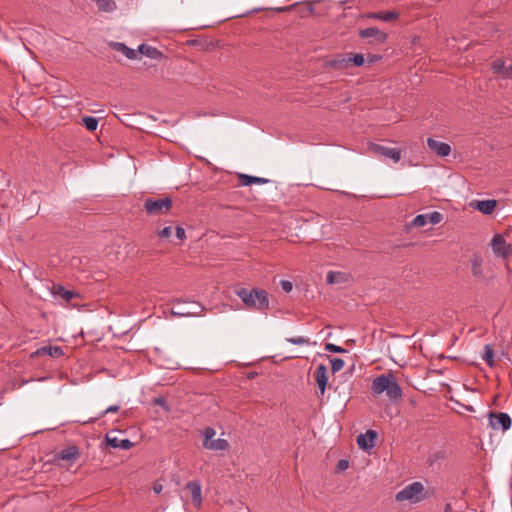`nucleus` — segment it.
<instances>
[{
	"mask_svg": "<svg viewBox=\"0 0 512 512\" xmlns=\"http://www.w3.org/2000/svg\"><path fill=\"white\" fill-rule=\"evenodd\" d=\"M507 73L509 74V79L512 78V64L507 66Z\"/></svg>",
	"mask_w": 512,
	"mask_h": 512,
	"instance_id": "43",
	"label": "nucleus"
},
{
	"mask_svg": "<svg viewBox=\"0 0 512 512\" xmlns=\"http://www.w3.org/2000/svg\"><path fill=\"white\" fill-rule=\"evenodd\" d=\"M471 271L474 276H483V258L480 254H474L471 259Z\"/></svg>",
	"mask_w": 512,
	"mask_h": 512,
	"instance_id": "26",
	"label": "nucleus"
},
{
	"mask_svg": "<svg viewBox=\"0 0 512 512\" xmlns=\"http://www.w3.org/2000/svg\"><path fill=\"white\" fill-rule=\"evenodd\" d=\"M155 403L158 404V405L164 406L165 401H164V399L158 398V399H156Z\"/></svg>",
	"mask_w": 512,
	"mask_h": 512,
	"instance_id": "44",
	"label": "nucleus"
},
{
	"mask_svg": "<svg viewBox=\"0 0 512 512\" xmlns=\"http://www.w3.org/2000/svg\"><path fill=\"white\" fill-rule=\"evenodd\" d=\"M331 362V369L333 373H336L343 369L344 367V360L341 358H333L330 360Z\"/></svg>",
	"mask_w": 512,
	"mask_h": 512,
	"instance_id": "34",
	"label": "nucleus"
},
{
	"mask_svg": "<svg viewBox=\"0 0 512 512\" xmlns=\"http://www.w3.org/2000/svg\"><path fill=\"white\" fill-rule=\"evenodd\" d=\"M490 422L493 428H502L504 431L511 427V418L507 413H491Z\"/></svg>",
	"mask_w": 512,
	"mask_h": 512,
	"instance_id": "10",
	"label": "nucleus"
},
{
	"mask_svg": "<svg viewBox=\"0 0 512 512\" xmlns=\"http://www.w3.org/2000/svg\"><path fill=\"white\" fill-rule=\"evenodd\" d=\"M172 207V200L169 197L158 199H146L144 208L149 215H160L168 212Z\"/></svg>",
	"mask_w": 512,
	"mask_h": 512,
	"instance_id": "6",
	"label": "nucleus"
},
{
	"mask_svg": "<svg viewBox=\"0 0 512 512\" xmlns=\"http://www.w3.org/2000/svg\"><path fill=\"white\" fill-rule=\"evenodd\" d=\"M328 370L325 365L320 364L315 372L314 377L316 380V383L319 387L320 393L323 395L326 389L327 381H328Z\"/></svg>",
	"mask_w": 512,
	"mask_h": 512,
	"instance_id": "14",
	"label": "nucleus"
},
{
	"mask_svg": "<svg viewBox=\"0 0 512 512\" xmlns=\"http://www.w3.org/2000/svg\"><path fill=\"white\" fill-rule=\"evenodd\" d=\"M350 65L349 53L346 55H339L336 58L327 62V66L337 69H346Z\"/></svg>",
	"mask_w": 512,
	"mask_h": 512,
	"instance_id": "23",
	"label": "nucleus"
},
{
	"mask_svg": "<svg viewBox=\"0 0 512 512\" xmlns=\"http://www.w3.org/2000/svg\"><path fill=\"white\" fill-rule=\"evenodd\" d=\"M491 248L496 257L507 259L512 254V247L501 234H495L491 240Z\"/></svg>",
	"mask_w": 512,
	"mask_h": 512,
	"instance_id": "7",
	"label": "nucleus"
},
{
	"mask_svg": "<svg viewBox=\"0 0 512 512\" xmlns=\"http://www.w3.org/2000/svg\"><path fill=\"white\" fill-rule=\"evenodd\" d=\"M216 431L212 427H207L203 432V447L212 451H224L228 448L227 440L218 438L214 439Z\"/></svg>",
	"mask_w": 512,
	"mask_h": 512,
	"instance_id": "5",
	"label": "nucleus"
},
{
	"mask_svg": "<svg viewBox=\"0 0 512 512\" xmlns=\"http://www.w3.org/2000/svg\"><path fill=\"white\" fill-rule=\"evenodd\" d=\"M359 35L362 38H373L375 43H384L388 35L378 29L377 27H369L359 31Z\"/></svg>",
	"mask_w": 512,
	"mask_h": 512,
	"instance_id": "9",
	"label": "nucleus"
},
{
	"mask_svg": "<svg viewBox=\"0 0 512 512\" xmlns=\"http://www.w3.org/2000/svg\"><path fill=\"white\" fill-rule=\"evenodd\" d=\"M348 465H349V464H348V461H347V460H340V461L338 462L337 467H338V469H339V470H345V469H347V468H348Z\"/></svg>",
	"mask_w": 512,
	"mask_h": 512,
	"instance_id": "42",
	"label": "nucleus"
},
{
	"mask_svg": "<svg viewBox=\"0 0 512 512\" xmlns=\"http://www.w3.org/2000/svg\"><path fill=\"white\" fill-rule=\"evenodd\" d=\"M110 48L113 50L122 53L126 58L128 59H136L138 56V50H134L132 48H129L124 43L121 42H111L109 44Z\"/></svg>",
	"mask_w": 512,
	"mask_h": 512,
	"instance_id": "16",
	"label": "nucleus"
},
{
	"mask_svg": "<svg viewBox=\"0 0 512 512\" xmlns=\"http://www.w3.org/2000/svg\"><path fill=\"white\" fill-rule=\"evenodd\" d=\"M451 510H452L451 504L447 503V504L445 505L444 512H451Z\"/></svg>",
	"mask_w": 512,
	"mask_h": 512,
	"instance_id": "45",
	"label": "nucleus"
},
{
	"mask_svg": "<svg viewBox=\"0 0 512 512\" xmlns=\"http://www.w3.org/2000/svg\"><path fill=\"white\" fill-rule=\"evenodd\" d=\"M153 491L156 494H160L163 491V485L160 482H155L153 485Z\"/></svg>",
	"mask_w": 512,
	"mask_h": 512,
	"instance_id": "41",
	"label": "nucleus"
},
{
	"mask_svg": "<svg viewBox=\"0 0 512 512\" xmlns=\"http://www.w3.org/2000/svg\"><path fill=\"white\" fill-rule=\"evenodd\" d=\"M427 224H428V219H427L426 214H419L412 221V225L415 227H424Z\"/></svg>",
	"mask_w": 512,
	"mask_h": 512,
	"instance_id": "32",
	"label": "nucleus"
},
{
	"mask_svg": "<svg viewBox=\"0 0 512 512\" xmlns=\"http://www.w3.org/2000/svg\"><path fill=\"white\" fill-rule=\"evenodd\" d=\"M138 53L145 55L146 57H149L151 59H156V60L161 59L163 57L162 52H160L157 48L146 45V44H141L138 47Z\"/></svg>",
	"mask_w": 512,
	"mask_h": 512,
	"instance_id": "20",
	"label": "nucleus"
},
{
	"mask_svg": "<svg viewBox=\"0 0 512 512\" xmlns=\"http://www.w3.org/2000/svg\"><path fill=\"white\" fill-rule=\"evenodd\" d=\"M376 438L377 433L374 430H368L366 433L357 436V445L363 450H369L374 447Z\"/></svg>",
	"mask_w": 512,
	"mask_h": 512,
	"instance_id": "12",
	"label": "nucleus"
},
{
	"mask_svg": "<svg viewBox=\"0 0 512 512\" xmlns=\"http://www.w3.org/2000/svg\"><path fill=\"white\" fill-rule=\"evenodd\" d=\"M371 390L374 395H380L385 392L386 396L391 401L396 402L402 398L401 388L392 373L381 374L374 378Z\"/></svg>",
	"mask_w": 512,
	"mask_h": 512,
	"instance_id": "1",
	"label": "nucleus"
},
{
	"mask_svg": "<svg viewBox=\"0 0 512 512\" xmlns=\"http://www.w3.org/2000/svg\"><path fill=\"white\" fill-rule=\"evenodd\" d=\"M106 440L108 445L113 448L128 450L133 446V443L129 439H119L116 436L112 437L110 434L106 435Z\"/></svg>",
	"mask_w": 512,
	"mask_h": 512,
	"instance_id": "19",
	"label": "nucleus"
},
{
	"mask_svg": "<svg viewBox=\"0 0 512 512\" xmlns=\"http://www.w3.org/2000/svg\"><path fill=\"white\" fill-rule=\"evenodd\" d=\"M496 205H497L496 200H493V199L482 200V201H477L476 202L475 208L478 211H480L481 213H483L485 215H489V214H491L494 211Z\"/></svg>",
	"mask_w": 512,
	"mask_h": 512,
	"instance_id": "24",
	"label": "nucleus"
},
{
	"mask_svg": "<svg viewBox=\"0 0 512 512\" xmlns=\"http://www.w3.org/2000/svg\"><path fill=\"white\" fill-rule=\"evenodd\" d=\"M235 293L249 309L263 311L269 308L268 293L263 289L237 288Z\"/></svg>",
	"mask_w": 512,
	"mask_h": 512,
	"instance_id": "2",
	"label": "nucleus"
},
{
	"mask_svg": "<svg viewBox=\"0 0 512 512\" xmlns=\"http://www.w3.org/2000/svg\"><path fill=\"white\" fill-rule=\"evenodd\" d=\"M97 6L100 10L111 11L115 7V3L112 0H96Z\"/></svg>",
	"mask_w": 512,
	"mask_h": 512,
	"instance_id": "30",
	"label": "nucleus"
},
{
	"mask_svg": "<svg viewBox=\"0 0 512 512\" xmlns=\"http://www.w3.org/2000/svg\"><path fill=\"white\" fill-rule=\"evenodd\" d=\"M482 358L489 366H493L494 350L491 345H485L484 355Z\"/></svg>",
	"mask_w": 512,
	"mask_h": 512,
	"instance_id": "29",
	"label": "nucleus"
},
{
	"mask_svg": "<svg viewBox=\"0 0 512 512\" xmlns=\"http://www.w3.org/2000/svg\"><path fill=\"white\" fill-rule=\"evenodd\" d=\"M325 350L332 353H345L347 352L344 348L337 346L333 343H327L325 345Z\"/></svg>",
	"mask_w": 512,
	"mask_h": 512,
	"instance_id": "36",
	"label": "nucleus"
},
{
	"mask_svg": "<svg viewBox=\"0 0 512 512\" xmlns=\"http://www.w3.org/2000/svg\"><path fill=\"white\" fill-rule=\"evenodd\" d=\"M63 349L59 346H44V347H41L39 349H37L33 354H32V357L34 356H43V355H48L50 357H61L63 356Z\"/></svg>",
	"mask_w": 512,
	"mask_h": 512,
	"instance_id": "18",
	"label": "nucleus"
},
{
	"mask_svg": "<svg viewBox=\"0 0 512 512\" xmlns=\"http://www.w3.org/2000/svg\"><path fill=\"white\" fill-rule=\"evenodd\" d=\"M57 457L60 460L73 463L80 457L79 449L76 446H69L66 449L61 450Z\"/></svg>",
	"mask_w": 512,
	"mask_h": 512,
	"instance_id": "15",
	"label": "nucleus"
},
{
	"mask_svg": "<svg viewBox=\"0 0 512 512\" xmlns=\"http://www.w3.org/2000/svg\"><path fill=\"white\" fill-rule=\"evenodd\" d=\"M426 216L428 219V223H430L432 225H436V224L440 223L443 219L442 214L438 211H433L431 213H427Z\"/></svg>",
	"mask_w": 512,
	"mask_h": 512,
	"instance_id": "31",
	"label": "nucleus"
},
{
	"mask_svg": "<svg viewBox=\"0 0 512 512\" xmlns=\"http://www.w3.org/2000/svg\"><path fill=\"white\" fill-rule=\"evenodd\" d=\"M367 18L382 20L385 22L392 21L399 17V14L394 11H386V12H370L366 15Z\"/></svg>",
	"mask_w": 512,
	"mask_h": 512,
	"instance_id": "21",
	"label": "nucleus"
},
{
	"mask_svg": "<svg viewBox=\"0 0 512 512\" xmlns=\"http://www.w3.org/2000/svg\"><path fill=\"white\" fill-rule=\"evenodd\" d=\"M172 233L171 227H164L162 230L158 232L159 237L161 238H169Z\"/></svg>",
	"mask_w": 512,
	"mask_h": 512,
	"instance_id": "38",
	"label": "nucleus"
},
{
	"mask_svg": "<svg viewBox=\"0 0 512 512\" xmlns=\"http://www.w3.org/2000/svg\"><path fill=\"white\" fill-rule=\"evenodd\" d=\"M280 285H281L282 290L286 293L291 292L293 289V284L288 280H282Z\"/></svg>",
	"mask_w": 512,
	"mask_h": 512,
	"instance_id": "37",
	"label": "nucleus"
},
{
	"mask_svg": "<svg viewBox=\"0 0 512 512\" xmlns=\"http://www.w3.org/2000/svg\"><path fill=\"white\" fill-rule=\"evenodd\" d=\"M176 237L181 241L186 238L185 230L180 226L176 227Z\"/></svg>",
	"mask_w": 512,
	"mask_h": 512,
	"instance_id": "40",
	"label": "nucleus"
},
{
	"mask_svg": "<svg viewBox=\"0 0 512 512\" xmlns=\"http://www.w3.org/2000/svg\"><path fill=\"white\" fill-rule=\"evenodd\" d=\"M120 409V407L118 405H111L109 406L107 409H105L101 414L100 416H104L108 413H115V412H118Z\"/></svg>",
	"mask_w": 512,
	"mask_h": 512,
	"instance_id": "39",
	"label": "nucleus"
},
{
	"mask_svg": "<svg viewBox=\"0 0 512 512\" xmlns=\"http://www.w3.org/2000/svg\"><path fill=\"white\" fill-rule=\"evenodd\" d=\"M186 489L191 493L193 503L200 506L202 503L201 484L198 481H190L186 484Z\"/></svg>",
	"mask_w": 512,
	"mask_h": 512,
	"instance_id": "17",
	"label": "nucleus"
},
{
	"mask_svg": "<svg viewBox=\"0 0 512 512\" xmlns=\"http://www.w3.org/2000/svg\"><path fill=\"white\" fill-rule=\"evenodd\" d=\"M286 341L291 344H295V345H308L309 344V338H306L304 336L286 338Z\"/></svg>",
	"mask_w": 512,
	"mask_h": 512,
	"instance_id": "35",
	"label": "nucleus"
},
{
	"mask_svg": "<svg viewBox=\"0 0 512 512\" xmlns=\"http://www.w3.org/2000/svg\"><path fill=\"white\" fill-rule=\"evenodd\" d=\"M425 498L424 486L418 481L406 485L395 495L397 502L410 501L411 503H418Z\"/></svg>",
	"mask_w": 512,
	"mask_h": 512,
	"instance_id": "3",
	"label": "nucleus"
},
{
	"mask_svg": "<svg viewBox=\"0 0 512 512\" xmlns=\"http://www.w3.org/2000/svg\"><path fill=\"white\" fill-rule=\"evenodd\" d=\"M51 293L56 299H61L65 303H69L73 298L79 297L78 293L71 290H67L65 287L61 285L53 286L51 289Z\"/></svg>",
	"mask_w": 512,
	"mask_h": 512,
	"instance_id": "13",
	"label": "nucleus"
},
{
	"mask_svg": "<svg viewBox=\"0 0 512 512\" xmlns=\"http://www.w3.org/2000/svg\"><path fill=\"white\" fill-rule=\"evenodd\" d=\"M350 64L352 63L355 66H362L365 62L364 56L362 54H351L349 53Z\"/></svg>",
	"mask_w": 512,
	"mask_h": 512,
	"instance_id": "33",
	"label": "nucleus"
},
{
	"mask_svg": "<svg viewBox=\"0 0 512 512\" xmlns=\"http://www.w3.org/2000/svg\"><path fill=\"white\" fill-rule=\"evenodd\" d=\"M369 149L375 155L391 159L394 163H398L401 159V150L398 148L386 147L380 144H370Z\"/></svg>",
	"mask_w": 512,
	"mask_h": 512,
	"instance_id": "8",
	"label": "nucleus"
},
{
	"mask_svg": "<svg viewBox=\"0 0 512 512\" xmlns=\"http://www.w3.org/2000/svg\"><path fill=\"white\" fill-rule=\"evenodd\" d=\"M491 69L494 74L502 79H509V74L507 73V66L505 62L501 59L494 60L491 64Z\"/></svg>",
	"mask_w": 512,
	"mask_h": 512,
	"instance_id": "22",
	"label": "nucleus"
},
{
	"mask_svg": "<svg viewBox=\"0 0 512 512\" xmlns=\"http://www.w3.org/2000/svg\"><path fill=\"white\" fill-rule=\"evenodd\" d=\"M171 311L172 314L178 316H199L203 311V307L197 302L175 300Z\"/></svg>",
	"mask_w": 512,
	"mask_h": 512,
	"instance_id": "4",
	"label": "nucleus"
},
{
	"mask_svg": "<svg viewBox=\"0 0 512 512\" xmlns=\"http://www.w3.org/2000/svg\"><path fill=\"white\" fill-rule=\"evenodd\" d=\"M348 279L347 275L343 272L329 271L326 276L328 284H339L346 282Z\"/></svg>",
	"mask_w": 512,
	"mask_h": 512,
	"instance_id": "27",
	"label": "nucleus"
},
{
	"mask_svg": "<svg viewBox=\"0 0 512 512\" xmlns=\"http://www.w3.org/2000/svg\"><path fill=\"white\" fill-rule=\"evenodd\" d=\"M82 122L89 131H95L98 127V120L92 116L83 117Z\"/></svg>",
	"mask_w": 512,
	"mask_h": 512,
	"instance_id": "28",
	"label": "nucleus"
},
{
	"mask_svg": "<svg viewBox=\"0 0 512 512\" xmlns=\"http://www.w3.org/2000/svg\"><path fill=\"white\" fill-rule=\"evenodd\" d=\"M427 145L431 151L441 157H446L451 152V147L449 144L435 140L433 138L427 139Z\"/></svg>",
	"mask_w": 512,
	"mask_h": 512,
	"instance_id": "11",
	"label": "nucleus"
},
{
	"mask_svg": "<svg viewBox=\"0 0 512 512\" xmlns=\"http://www.w3.org/2000/svg\"><path fill=\"white\" fill-rule=\"evenodd\" d=\"M239 182L241 186H250L252 184H266L269 182L268 179L256 176H250L247 174L239 175Z\"/></svg>",
	"mask_w": 512,
	"mask_h": 512,
	"instance_id": "25",
	"label": "nucleus"
}]
</instances>
